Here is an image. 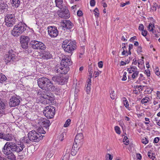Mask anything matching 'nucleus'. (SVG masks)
I'll return each instance as SVG.
<instances>
[{
  "instance_id": "1",
  "label": "nucleus",
  "mask_w": 160,
  "mask_h": 160,
  "mask_svg": "<svg viewBox=\"0 0 160 160\" xmlns=\"http://www.w3.org/2000/svg\"><path fill=\"white\" fill-rule=\"evenodd\" d=\"M72 64L69 57H65L63 58L60 64L57 65L53 68V72L61 74H66L69 70V66Z\"/></svg>"
},
{
  "instance_id": "2",
  "label": "nucleus",
  "mask_w": 160,
  "mask_h": 160,
  "mask_svg": "<svg viewBox=\"0 0 160 160\" xmlns=\"http://www.w3.org/2000/svg\"><path fill=\"white\" fill-rule=\"evenodd\" d=\"M62 47L65 52L72 55L73 51L77 47L76 42L75 41H72L70 39L65 38L62 43Z\"/></svg>"
},
{
  "instance_id": "3",
  "label": "nucleus",
  "mask_w": 160,
  "mask_h": 160,
  "mask_svg": "<svg viewBox=\"0 0 160 160\" xmlns=\"http://www.w3.org/2000/svg\"><path fill=\"white\" fill-rule=\"evenodd\" d=\"M10 142H7L2 148L3 154L7 156V158L11 160H15L16 157L12 152Z\"/></svg>"
},
{
  "instance_id": "4",
  "label": "nucleus",
  "mask_w": 160,
  "mask_h": 160,
  "mask_svg": "<svg viewBox=\"0 0 160 160\" xmlns=\"http://www.w3.org/2000/svg\"><path fill=\"white\" fill-rule=\"evenodd\" d=\"M27 25L22 22L16 25L12 31V34L15 37H18L21 35L26 29Z\"/></svg>"
},
{
  "instance_id": "5",
  "label": "nucleus",
  "mask_w": 160,
  "mask_h": 160,
  "mask_svg": "<svg viewBox=\"0 0 160 160\" xmlns=\"http://www.w3.org/2000/svg\"><path fill=\"white\" fill-rule=\"evenodd\" d=\"M18 59L17 53L11 49L9 50L8 53L4 56V61L7 63L10 62L13 63Z\"/></svg>"
},
{
  "instance_id": "6",
  "label": "nucleus",
  "mask_w": 160,
  "mask_h": 160,
  "mask_svg": "<svg viewBox=\"0 0 160 160\" xmlns=\"http://www.w3.org/2000/svg\"><path fill=\"white\" fill-rule=\"evenodd\" d=\"M44 136L38 133L36 131L32 130L29 132L28 134V138L29 140L32 142H38L42 139Z\"/></svg>"
},
{
  "instance_id": "7",
  "label": "nucleus",
  "mask_w": 160,
  "mask_h": 160,
  "mask_svg": "<svg viewBox=\"0 0 160 160\" xmlns=\"http://www.w3.org/2000/svg\"><path fill=\"white\" fill-rule=\"evenodd\" d=\"M30 44L31 47L34 49L44 50L46 48L45 45L42 42L36 40H32Z\"/></svg>"
},
{
  "instance_id": "8",
  "label": "nucleus",
  "mask_w": 160,
  "mask_h": 160,
  "mask_svg": "<svg viewBox=\"0 0 160 160\" xmlns=\"http://www.w3.org/2000/svg\"><path fill=\"white\" fill-rule=\"evenodd\" d=\"M43 114L47 118H52L55 113V108L51 106H48L45 108Z\"/></svg>"
},
{
  "instance_id": "9",
  "label": "nucleus",
  "mask_w": 160,
  "mask_h": 160,
  "mask_svg": "<svg viewBox=\"0 0 160 160\" xmlns=\"http://www.w3.org/2000/svg\"><path fill=\"white\" fill-rule=\"evenodd\" d=\"M38 96L50 101L54 100L53 95L50 92H45L43 90L39 91L37 93Z\"/></svg>"
},
{
  "instance_id": "10",
  "label": "nucleus",
  "mask_w": 160,
  "mask_h": 160,
  "mask_svg": "<svg viewBox=\"0 0 160 160\" xmlns=\"http://www.w3.org/2000/svg\"><path fill=\"white\" fill-rule=\"evenodd\" d=\"M15 17L13 14L7 15L5 18V25L8 27H12L15 24Z\"/></svg>"
},
{
  "instance_id": "11",
  "label": "nucleus",
  "mask_w": 160,
  "mask_h": 160,
  "mask_svg": "<svg viewBox=\"0 0 160 160\" xmlns=\"http://www.w3.org/2000/svg\"><path fill=\"white\" fill-rule=\"evenodd\" d=\"M10 143L12 152H16L19 153L22 151L25 147L23 143H21L20 144H16L15 143L12 142H10Z\"/></svg>"
},
{
  "instance_id": "12",
  "label": "nucleus",
  "mask_w": 160,
  "mask_h": 160,
  "mask_svg": "<svg viewBox=\"0 0 160 160\" xmlns=\"http://www.w3.org/2000/svg\"><path fill=\"white\" fill-rule=\"evenodd\" d=\"M59 8L61 9V12L58 14L59 17L64 18H68L70 17V15L69 11L66 6H63Z\"/></svg>"
},
{
  "instance_id": "13",
  "label": "nucleus",
  "mask_w": 160,
  "mask_h": 160,
  "mask_svg": "<svg viewBox=\"0 0 160 160\" xmlns=\"http://www.w3.org/2000/svg\"><path fill=\"white\" fill-rule=\"evenodd\" d=\"M20 41L21 46L22 48L24 49L28 48L29 41V38L28 37L24 35L21 36L20 38Z\"/></svg>"
},
{
  "instance_id": "14",
  "label": "nucleus",
  "mask_w": 160,
  "mask_h": 160,
  "mask_svg": "<svg viewBox=\"0 0 160 160\" xmlns=\"http://www.w3.org/2000/svg\"><path fill=\"white\" fill-rule=\"evenodd\" d=\"M48 29L49 35L51 37H56L58 34V31L56 27L49 26L48 27Z\"/></svg>"
},
{
  "instance_id": "15",
  "label": "nucleus",
  "mask_w": 160,
  "mask_h": 160,
  "mask_svg": "<svg viewBox=\"0 0 160 160\" xmlns=\"http://www.w3.org/2000/svg\"><path fill=\"white\" fill-rule=\"evenodd\" d=\"M14 138L13 135L11 133L0 132V139H3L7 141L11 142Z\"/></svg>"
},
{
  "instance_id": "16",
  "label": "nucleus",
  "mask_w": 160,
  "mask_h": 160,
  "mask_svg": "<svg viewBox=\"0 0 160 160\" xmlns=\"http://www.w3.org/2000/svg\"><path fill=\"white\" fill-rule=\"evenodd\" d=\"M68 77H64L63 76H54L52 78V80L59 84L63 85L67 82Z\"/></svg>"
},
{
  "instance_id": "17",
  "label": "nucleus",
  "mask_w": 160,
  "mask_h": 160,
  "mask_svg": "<svg viewBox=\"0 0 160 160\" xmlns=\"http://www.w3.org/2000/svg\"><path fill=\"white\" fill-rule=\"evenodd\" d=\"M20 100L17 96H13L9 100V105L11 107L18 106L20 103Z\"/></svg>"
},
{
  "instance_id": "18",
  "label": "nucleus",
  "mask_w": 160,
  "mask_h": 160,
  "mask_svg": "<svg viewBox=\"0 0 160 160\" xmlns=\"http://www.w3.org/2000/svg\"><path fill=\"white\" fill-rule=\"evenodd\" d=\"M43 90L46 91H54L56 90V88L53 85V84L48 79V81H47Z\"/></svg>"
},
{
  "instance_id": "19",
  "label": "nucleus",
  "mask_w": 160,
  "mask_h": 160,
  "mask_svg": "<svg viewBox=\"0 0 160 160\" xmlns=\"http://www.w3.org/2000/svg\"><path fill=\"white\" fill-rule=\"evenodd\" d=\"M47 81H48V79L47 78L44 77L39 78L38 81V86L43 90Z\"/></svg>"
},
{
  "instance_id": "20",
  "label": "nucleus",
  "mask_w": 160,
  "mask_h": 160,
  "mask_svg": "<svg viewBox=\"0 0 160 160\" xmlns=\"http://www.w3.org/2000/svg\"><path fill=\"white\" fill-rule=\"evenodd\" d=\"M39 123L45 128L47 130H48L49 127L50 125V121L48 120H44L43 119L40 120L39 122Z\"/></svg>"
},
{
  "instance_id": "21",
  "label": "nucleus",
  "mask_w": 160,
  "mask_h": 160,
  "mask_svg": "<svg viewBox=\"0 0 160 160\" xmlns=\"http://www.w3.org/2000/svg\"><path fill=\"white\" fill-rule=\"evenodd\" d=\"M63 27L67 29H70L73 26V23L69 20H64L63 21Z\"/></svg>"
},
{
  "instance_id": "22",
  "label": "nucleus",
  "mask_w": 160,
  "mask_h": 160,
  "mask_svg": "<svg viewBox=\"0 0 160 160\" xmlns=\"http://www.w3.org/2000/svg\"><path fill=\"white\" fill-rule=\"evenodd\" d=\"M41 56L44 59H48L51 58L52 55L49 52L45 51L41 54Z\"/></svg>"
},
{
  "instance_id": "23",
  "label": "nucleus",
  "mask_w": 160,
  "mask_h": 160,
  "mask_svg": "<svg viewBox=\"0 0 160 160\" xmlns=\"http://www.w3.org/2000/svg\"><path fill=\"white\" fill-rule=\"evenodd\" d=\"M77 143L74 144L71 149V153L73 156H75L80 148V147H77Z\"/></svg>"
},
{
  "instance_id": "24",
  "label": "nucleus",
  "mask_w": 160,
  "mask_h": 160,
  "mask_svg": "<svg viewBox=\"0 0 160 160\" xmlns=\"http://www.w3.org/2000/svg\"><path fill=\"white\" fill-rule=\"evenodd\" d=\"M70 148L69 147H67L65 152L66 153L63 157V160H69L70 156Z\"/></svg>"
},
{
  "instance_id": "25",
  "label": "nucleus",
  "mask_w": 160,
  "mask_h": 160,
  "mask_svg": "<svg viewBox=\"0 0 160 160\" xmlns=\"http://www.w3.org/2000/svg\"><path fill=\"white\" fill-rule=\"evenodd\" d=\"M83 136L82 132H79L78 131V134L76 135L75 139V143H77L76 142H79L80 141L82 140L83 138Z\"/></svg>"
},
{
  "instance_id": "26",
  "label": "nucleus",
  "mask_w": 160,
  "mask_h": 160,
  "mask_svg": "<svg viewBox=\"0 0 160 160\" xmlns=\"http://www.w3.org/2000/svg\"><path fill=\"white\" fill-rule=\"evenodd\" d=\"M10 1L11 4L16 7H18L19 6L20 1L19 0H10Z\"/></svg>"
},
{
  "instance_id": "27",
  "label": "nucleus",
  "mask_w": 160,
  "mask_h": 160,
  "mask_svg": "<svg viewBox=\"0 0 160 160\" xmlns=\"http://www.w3.org/2000/svg\"><path fill=\"white\" fill-rule=\"evenodd\" d=\"M91 80L90 79L89 81L87 84V86L85 88V90L87 94H89L91 90Z\"/></svg>"
},
{
  "instance_id": "28",
  "label": "nucleus",
  "mask_w": 160,
  "mask_h": 160,
  "mask_svg": "<svg viewBox=\"0 0 160 160\" xmlns=\"http://www.w3.org/2000/svg\"><path fill=\"white\" fill-rule=\"evenodd\" d=\"M88 72L89 73V77L90 79L92 78V74L93 73V67L92 65L88 66Z\"/></svg>"
},
{
  "instance_id": "29",
  "label": "nucleus",
  "mask_w": 160,
  "mask_h": 160,
  "mask_svg": "<svg viewBox=\"0 0 160 160\" xmlns=\"http://www.w3.org/2000/svg\"><path fill=\"white\" fill-rule=\"evenodd\" d=\"M154 28V23H150L148 27V30L150 31L151 32L153 33H154V29L153 28Z\"/></svg>"
},
{
  "instance_id": "30",
  "label": "nucleus",
  "mask_w": 160,
  "mask_h": 160,
  "mask_svg": "<svg viewBox=\"0 0 160 160\" xmlns=\"http://www.w3.org/2000/svg\"><path fill=\"white\" fill-rule=\"evenodd\" d=\"M55 2L56 6L59 8L63 6L62 5V0H55Z\"/></svg>"
},
{
  "instance_id": "31",
  "label": "nucleus",
  "mask_w": 160,
  "mask_h": 160,
  "mask_svg": "<svg viewBox=\"0 0 160 160\" xmlns=\"http://www.w3.org/2000/svg\"><path fill=\"white\" fill-rule=\"evenodd\" d=\"M137 69V68L136 67L132 66L130 68H128L127 71L129 73H131L132 72H134Z\"/></svg>"
},
{
  "instance_id": "32",
  "label": "nucleus",
  "mask_w": 160,
  "mask_h": 160,
  "mask_svg": "<svg viewBox=\"0 0 160 160\" xmlns=\"http://www.w3.org/2000/svg\"><path fill=\"white\" fill-rule=\"evenodd\" d=\"M7 79L6 76L2 73H0V82L2 83Z\"/></svg>"
},
{
  "instance_id": "33",
  "label": "nucleus",
  "mask_w": 160,
  "mask_h": 160,
  "mask_svg": "<svg viewBox=\"0 0 160 160\" xmlns=\"http://www.w3.org/2000/svg\"><path fill=\"white\" fill-rule=\"evenodd\" d=\"M54 154V152L52 150L50 151L47 155L46 156V159H49L50 158L52 157Z\"/></svg>"
},
{
  "instance_id": "34",
  "label": "nucleus",
  "mask_w": 160,
  "mask_h": 160,
  "mask_svg": "<svg viewBox=\"0 0 160 160\" xmlns=\"http://www.w3.org/2000/svg\"><path fill=\"white\" fill-rule=\"evenodd\" d=\"M38 132L39 134H44L46 133V131L44 130L42 127L38 129Z\"/></svg>"
},
{
  "instance_id": "35",
  "label": "nucleus",
  "mask_w": 160,
  "mask_h": 160,
  "mask_svg": "<svg viewBox=\"0 0 160 160\" xmlns=\"http://www.w3.org/2000/svg\"><path fill=\"white\" fill-rule=\"evenodd\" d=\"M123 104L126 108H128L129 106V104L128 103V101L127 100L126 98H123Z\"/></svg>"
},
{
  "instance_id": "36",
  "label": "nucleus",
  "mask_w": 160,
  "mask_h": 160,
  "mask_svg": "<svg viewBox=\"0 0 160 160\" xmlns=\"http://www.w3.org/2000/svg\"><path fill=\"white\" fill-rule=\"evenodd\" d=\"M139 72L137 71H135L132 74V77L134 79L137 77L138 75Z\"/></svg>"
},
{
  "instance_id": "37",
  "label": "nucleus",
  "mask_w": 160,
  "mask_h": 160,
  "mask_svg": "<svg viewBox=\"0 0 160 160\" xmlns=\"http://www.w3.org/2000/svg\"><path fill=\"white\" fill-rule=\"evenodd\" d=\"M6 103H4L1 100H0V108L4 109L5 108Z\"/></svg>"
},
{
  "instance_id": "38",
  "label": "nucleus",
  "mask_w": 160,
  "mask_h": 160,
  "mask_svg": "<svg viewBox=\"0 0 160 160\" xmlns=\"http://www.w3.org/2000/svg\"><path fill=\"white\" fill-rule=\"evenodd\" d=\"M148 156L149 158L152 159V160H155V157L153 155V153H151L150 151H149L148 152Z\"/></svg>"
},
{
  "instance_id": "39",
  "label": "nucleus",
  "mask_w": 160,
  "mask_h": 160,
  "mask_svg": "<svg viewBox=\"0 0 160 160\" xmlns=\"http://www.w3.org/2000/svg\"><path fill=\"white\" fill-rule=\"evenodd\" d=\"M71 122V120L70 119H68L65 122V124L64 125V127H68L70 125Z\"/></svg>"
},
{
  "instance_id": "40",
  "label": "nucleus",
  "mask_w": 160,
  "mask_h": 160,
  "mask_svg": "<svg viewBox=\"0 0 160 160\" xmlns=\"http://www.w3.org/2000/svg\"><path fill=\"white\" fill-rule=\"evenodd\" d=\"M110 97L112 99H114L116 97V95L114 91H112L111 93H110Z\"/></svg>"
},
{
  "instance_id": "41",
  "label": "nucleus",
  "mask_w": 160,
  "mask_h": 160,
  "mask_svg": "<svg viewBox=\"0 0 160 160\" xmlns=\"http://www.w3.org/2000/svg\"><path fill=\"white\" fill-rule=\"evenodd\" d=\"M149 98L148 97H146L143 98L141 101V102L142 103H147L148 101Z\"/></svg>"
},
{
  "instance_id": "42",
  "label": "nucleus",
  "mask_w": 160,
  "mask_h": 160,
  "mask_svg": "<svg viewBox=\"0 0 160 160\" xmlns=\"http://www.w3.org/2000/svg\"><path fill=\"white\" fill-rule=\"evenodd\" d=\"M123 142H124V144L126 145H127L129 144V142L128 140V138L127 137H124V138L123 139Z\"/></svg>"
},
{
  "instance_id": "43",
  "label": "nucleus",
  "mask_w": 160,
  "mask_h": 160,
  "mask_svg": "<svg viewBox=\"0 0 160 160\" xmlns=\"http://www.w3.org/2000/svg\"><path fill=\"white\" fill-rule=\"evenodd\" d=\"M115 131L116 132L119 134H120L121 133V131H120V128H119V127L118 126H115Z\"/></svg>"
},
{
  "instance_id": "44",
  "label": "nucleus",
  "mask_w": 160,
  "mask_h": 160,
  "mask_svg": "<svg viewBox=\"0 0 160 160\" xmlns=\"http://www.w3.org/2000/svg\"><path fill=\"white\" fill-rule=\"evenodd\" d=\"M64 137V134L62 133L58 137V139L60 141H62Z\"/></svg>"
},
{
  "instance_id": "45",
  "label": "nucleus",
  "mask_w": 160,
  "mask_h": 160,
  "mask_svg": "<svg viewBox=\"0 0 160 160\" xmlns=\"http://www.w3.org/2000/svg\"><path fill=\"white\" fill-rule=\"evenodd\" d=\"M94 12H95V16L96 17H98L99 13L98 12V8H96L94 10Z\"/></svg>"
},
{
  "instance_id": "46",
  "label": "nucleus",
  "mask_w": 160,
  "mask_h": 160,
  "mask_svg": "<svg viewBox=\"0 0 160 160\" xmlns=\"http://www.w3.org/2000/svg\"><path fill=\"white\" fill-rule=\"evenodd\" d=\"M158 7V5L156 2H154L153 3V5L152 6V8L153 9L156 11L157 8Z\"/></svg>"
},
{
  "instance_id": "47",
  "label": "nucleus",
  "mask_w": 160,
  "mask_h": 160,
  "mask_svg": "<svg viewBox=\"0 0 160 160\" xmlns=\"http://www.w3.org/2000/svg\"><path fill=\"white\" fill-rule=\"evenodd\" d=\"M126 74L127 72H124L123 73V77L122 79V81H124L127 79Z\"/></svg>"
},
{
  "instance_id": "48",
  "label": "nucleus",
  "mask_w": 160,
  "mask_h": 160,
  "mask_svg": "<svg viewBox=\"0 0 160 160\" xmlns=\"http://www.w3.org/2000/svg\"><path fill=\"white\" fill-rule=\"evenodd\" d=\"M25 155L24 153H23V154H21L20 153H19L18 156V158H20V159H22L24 158V156Z\"/></svg>"
},
{
  "instance_id": "49",
  "label": "nucleus",
  "mask_w": 160,
  "mask_h": 160,
  "mask_svg": "<svg viewBox=\"0 0 160 160\" xmlns=\"http://www.w3.org/2000/svg\"><path fill=\"white\" fill-rule=\"evenodd\" d=\"M142 142L145 144H146L148 142V141L147 139H146V138H143L142 139Z\"/></svg>"
},
{
  "instance_id": "50",
  "label": "nucleus",
  "mask_w": 160,
  "mask_h": 160,
  "mask_svg": "<svg viewBox=\"0 0 160 160\" xmlns=\"http://www.w3.org/2000/svg\"><path fill=\"white\" fill-rule=\"evenodd\" d=\"M95 0H91L90 1V4L92 7H93L95 6Z\"/></svg>"
},
{
  "instance_id": "51",
  "label": "nucleus",
  "mask_w": 160,
  "mask_h": 160,
  "mask_svg": "<svg viewBox=\"0 0 160 160\" xmlns=\"http://www.w3.org/2000/svg\"><path fill=\"white\" fill-rule=\"evenodd\" d=\"M145 73L147 75V76L149 77L150 74V70L148 69L146 70L145 71Z\"/></svg>"
},
{
  "instance_id": "52",
  "label": "nucleus",
  "mask_w": 160,
  "mask_h": 160,
  "mask_svg": "<svg viewBox=\"0 0 160 160\" xmlns=\"http://www.w3.org/2000/svg\"><path fill=\"white\" fill-rule=\"evenodd\" d=\"M144 29V26L142 24H140L138 27V29L139 30L142 31Z\"/></svg>"
},
{
  "instance_id": "53",
  "label": "nucleus",
  "mask_w": 160,
  "mask_h": 160,
  "mask_svg": "<svg viewBox=\"0 0 160 160\" xmlns=\"http://www.w3.org/2000/svg\"><path fill=\"white\" fill-rule=\"evenodd\" d=\"M142 31V34L144 36H146L147 34V31L144 30Z\"/></svg>"
},
{
  "instance_id": "54",
  "label": "nucleus",
  "mask_w": 160,
  "mask_h": 160,
  "mask_svg": "<svg viewBox=\"0 0 160 160\" xmlns=\"http://www.w3.org/2000/svg\"><path fill=\"white\" fill-rule=\"evenodd\" d=\"M144 78L143 77V76L142 74H139V77L138 78V79L140 80H142L144 79Z\"/></svg>"
},
{
  "instance_id": "55",
  "label": "nucleus",
  "mask_w": 160,
  "mask_h": 160,
  "mask_svg": "<svg viewBox=\"0 0 160 160\" xmlns=\"http://www.w3.org/2000/svg\"><path fill=\"white\" fill-rule=\"evenodd\" d=\"M98 66L99 68H102L103 67V63L101 61L98 62Z\"/></svg>"
},
{
  "instance_id": "56",
  "label": "nucleus",
  "mask_w": 160,
  "mask_h": 160,
  "mask_svg": "<svg viewBox=\"0 0 160 160\" xmlns=\"http://www.w3.org/2000/svg\"><path fill=\"white\" fill-rule=\"evenodd\" d=\"M77 15L79 16H81L82 15V12L81 10H78L77 13Z\"/></svg>"
},
{
  "instance_id": "57",
  "label": "nucleus",
  "mask_w": 160,
  "mask_h": 160,
  "mask_svg": "<svg viewBox=\"0 0 160 160\" xmlns=\"http://www.w3.org/2000/svg\"><path fill=\"white\" fill-rule=\"evenodd\" d=\"M159 141V138L158 137H156L155 138L153 142L154 143H157Z\"/></svg>"
},
{
  "instance_id": "58",
  "label": "nucleus",
  "mask_w": 160,
  "mask_h": 160,
  "mask_svg": "<svg viewBox=\"0 0 160 160\" xmlns=\"http://www.w3.org/2000/svg\"><path fill=\"white\" fill-rule=\"evenodd\" d=\"M126 62H124L123 61H121L120 62V66H124L126 65Z\"/></svg>"
},
{
  "instance_id": "59",
  "label": "nucleus",
  "mask_w": 160,
  "mask_h": 160,
  "mask_svg": "<svg viewBox=\"0 0 160 160\" xmlns=\"http://www.w3.org/2000/svg\"><path fill=\"white\" fill-rule=\"evenodd\" d=\"M145 120L146 121L148 122H145V123L146 124H149V119L148 118H145Z\"/></svg>"
},
{
  "instance_id": "60",
  "label": "nucleus",
  "mask_w": 160,
  "mask_h": 160,
  "mask_svg": "<svg viewBox=\"0 0 160 160\" xmlns=\"http://www.w3.org/2000/svg\"><path fill=\"white\" fill-rule=\"evenodd\" d=\"M137 64V60L135 58H134L133 60L132 64L134 65H136Z\"/></svg>"
},
{
  "instance_id": "61",
  "label": "nucleus",
  "mask_w": 160,
  "mask_h": 160,
  "mask_svg": "<svg viewBox=\"0 0 160 160\" xmlns=\"http://www.w3.org/2000/svg\"><path fill=\"white\" fill-rule=\"evenodd\" d=\"M133 47V45L132 44H130L129 45V51Z\"/></svg>"
},
{
  "instance_id": "62",
  "label": "nucleus",
  "mask_w": 160,
  "mask_h": 160,
  "mask_svg": "<svg viewBox=\"0 0 160 160\" xmlns=\"http://www.w3.org/2000/svg\"><path fill=\"white\" fill-rule=\"evenodd\" d=\"M137 51L138 52H142V48L140 47H138L137 49Z\"/></svg>"
},
{
  "instance_id": "63",
  "label": "nucleus",
  "mask_w": 160,
  "mask_h": 160,
  "mask_svg": "<svg viewBox=\"0 0 160 160\" xmlns=\"http://www.w3.org/2000/svg\"><path fill=\"white\" fill-rule=\"evenodd\" d=\"M94 74L96 75L95 77V78L98 76L99 74V72L97 71H95L94 72Z\"/></svg>"
},
{
  "instance_id": "64",
  "label": "nucleus",
  "mask_w": 160,
  "mask_h": 160,
  "mask_svg": "<svg viewBox=\"0 0 160 160\" xmlns=\"http://www.w3.org/2000/svg\"><path fill=\"white\" fill-rule=\"evenodd\" d=\"M155 74L157 75V76H159L160 75V72L158 70H156L155 72Z\"/></svg>"
}]
</instances>
